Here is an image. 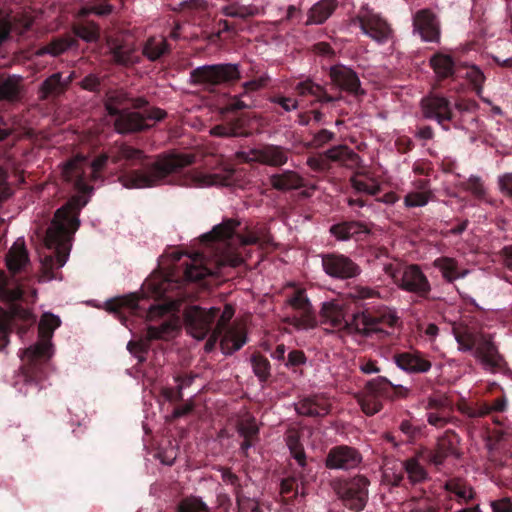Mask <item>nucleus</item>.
Wrapping results in <instances>:
<instances>
[{
    "label": "nucleus",
    "mask_w": 512,
    "mask_h": 512,
    "mask_svg": "<svg viewBox=\"0 0 512 512\" xmlns=\"http://www.w3.org/2000/svg\"><path fill=\"white\" fill-rule=\"evenodd\" d=\"M87 200L72 198L65 206L58 209L54 219L47 229L45 245L53 250L52 254L45 255L41 259L40 282H47L58 278V270L68 260L72 235L79 227V210Z\"/></svg>",
    "instance_id": "nucleus-1"
},
{
    "label": "nucleus",
    "mask_w": 512,
    "mask_h": 512,
    "mask_svg": "<svg viewBox=\"0 0 512 512\" xmlns=\"http://www.w3.org/2000/svg\"><path fill=\"white\" fill-rule=\"evenodd\" d=\"M60 324L58 316L44 313L38 325V341L20 354L24 381L19 391L25 396H37L46 388L47 362L52 356L51 338Z\"/></svg>",
    "instance_id": "nucleus-2"
},
{
    "label": "nucleus",
    "mask_w": 512,
    "mask_h": 512,
    "mask_svg": "<svg viewBox=\"0 0 512 512\" xmlns=\"http://www.w3.org/2000/svg\"><path fill=\"white\" fill-rule=\"evenodd\" d=\"M193 162L194 155L189 153L162 154L146 169L124 174L119 180L124 187L129 189L153 187L162 184L169 175Z\"/></svg>",
    "instance_id": "nucleus-3"
},
{
    "label": "nucleus",
    "mask_w": 512,
    "mask_h": 512,
    "mask_svg": "<svg viewBox=\"0 0 512 512\" xmlns=\"http://www.w3.org/2000/svg\"><path fill=\"white\" fill-rule=\"evenodd\" d=\"M455 339L460 351H473V356L489 372H496L504 365L503 357L490 335H485L468 327H456L453 329Z\"/></svg>",
    "instance_id": "nucleus-4"
},
{
    "label": "nucleus",
    "mask_w": 512,
    "mask_h": 512,
    "mask_svg": "<svg viewBox=\"0 0 512 512\" xmlns=\"http://www.w3.org/2000/svg\"><path fill=\"white\" fill-rule=\"evenodd\" d=\"M399 318L395 311L385 308L377 313L362 312L354 315L352 326L355 331L366 336L379 338L388 336L398 325Z\"/></svg>",
    "instance_id": "nucleus-5"
},
{
    "label": "nucleus",
    "mask_w": 512,
    "mask_h": 512,
    "mask_svg": "<svg viewBox=\"0 0 512 512\" xmlns=\"http://www.w3.org/2000/svg\"><path fill=\"white\" fill-rule=\"evenodd\" d=\"M115 116V130L120 134H126L150 128L153 123L163 120L167 113L158 107H149L143 112L122 110Z\"/></svg>",
    "instance_id": "nucleus-6"
},
{
    "label": "nucleus",
    "mask_w": 512,
    "mask_h": 512,
    "mask_svg": "<svg viewBox=\"0 0 512 512\" xmlns=\"http://www.w3.org/2000/svg\"><path fill=\"white\" fill-rule=\"evenodd\" d=\"M191 81L206 87L224 84L240 78L237 64H216L197 67L191 72Z\"/></svg>",
    "instance_id": "nucleus-7"
},
{
    "label": "nucleus",
    "mask_w": 512,
    "mask_h": 512,
    "mask_svg": "<svg viewBox=\"0 0 512 512\" xmlns=\"http://www.w3.org/2000/svg\"><path fill=\"white\" fill-rule=\"evenodd\" d=\"M234 315L231 305H225L214 329L217 333L223 334L220 346L224 354H232L239 350L246 343L244 328L240 325L228 327L229 321Z\"/></svg>",
    "instance_id": "nucleus-8"
},
{
    "label": "nucleus",
    "mask_w": 512,
    "mask_h": 512,
    "mask_svg": "<svg viewBox=\"0 0 512 512\" xmlns=\"http://www.w3.org/2000/svg\"><path fill=\"white\" fill-rule=\"evenodd\" d=\"M368 480L363 476H356L349 480L339 481L335 484L337 495L345 502V505L355 511L364 508L367 501Z\"/></svg>",
    "instance_id": "nucleus-9"
},
{
    "label": "nucleus",
    "mask_w": 512,
    "mask_h": 512,
    "mask_svg": "<svg viewBox=\"0 0 512 512\" xmlns=\"http://www.w3.org/2000/svg\"><path fill=\"white\" fill-rule=\"evenodd\" d=\"M219 309L211 307L204 309L191 306L184 312V321L187 332L195 339L202 340L210 331L212 321L218 316Z\"/></svg>",
    "instance_id": "nucleus-10"
},
{
    "label": "nucleus",
    "mask_w": 512,
    "mask_h": 512,
    "mask_svg": "<svg viewBox=\"0 0 512 512\" xmlns=\"http://www.w3.org/2000/svg\"><path fill=\"white\" fill-rule=\"evenodd\" d=\"M392 383L385 377H377L367 382L364 391L358 397L362 411L374 415L382 409V399L387 396Z\"/></svg>",
    "instance_id": "nucleus-11"
},
{
    "label": "nucleus",
    "mask_w": 512,
    "mask_h": 512,
    "mask_svg": "<svg viewBox=\"0 0 512 512\" xmlns=\"http://www.w3.org/2000/svg\"><path fill=\"white\" fill-rule=\"evenodd\" d=\"M88 167L86 157L76 155L62 165V178L73 184L74 188L81 193H89L92 187L88 184L85 171Z\"/></svg>",
    "instance_id": "nucleus-12"
},
{
    "label": "nucleus",
    "mask_w": 512,
    "mask_h": 512,
    "mask_svg": "<svg viewBox=\"0 0 512 512\" xmlns=\"http://www.w3.org/2000/svg\"><path fill=\"white\" fill-rule=\"evenodd\" d=\"M413 31L418 33L425 42H439L440 25L435 13L428 9H421L413 16Z\"/></svg>",
    "instance_id": "nucleus-13"
},
{
    "label": "nucleus",
    "mask_w": 512,
    "mask_h": 512,
    "mask_svg": "<svg viewBox=\"0 0 512 512\" xmlns=\"http://www.w3.org/2000/svg\"><path fill=\"white\" fill-rule=\"evenodd\" d=\"M322 266L326 274L333 278L347 279L359 273L358 266L348 257L341 254H325Z\"/></svg>",
    "instance_id": "nucleus-14"
},
{
    "label": "nucleus",
    "mask_w": 512,
    "mask_h": 512,
    "mask_svg": "<svg viewBox=\"0 0 512 512\" xmlns=\"http://www.w3.org/2000/svg\"><path fill=\"white\" fill-rule=\"evenodd\" d=\"M399 287L402 290L425 297L431 290L430 283L418 265L407 266L399 280Z\"/></svg>",
    "instance_id": "nucleus-15"
},
{
    "label": "nucleus",
    "mask_w": 512,
    "mask_h": 512,
    "mask_svg": "<svg viewBox=\"0 0 512 512\" xmlns=\"http://www.w3.org/2000/svg\"><path fill=\"white\" fill-rule=\"evenodd\" d=\"M421 106L425 118L435 119L444 129H448L443 125V122L450 121L453 113L447 98L430 95L422 99Z\"/></svg>",
    "instance_id": "nucleus-16"
},
{
    "label": "nucleus",
    "mask_w": 512,
    "mask_h": 512,
    "mask_svg": "<svg viewBox=\"0 0 512 512\" xmlns=\"http://www.w3.org/2000/svg\"><path fill=\"white\" fill-rule=\"evenodd\" d=\"M360 29L373 40L383 43L391 36V28L381 17L370 12L358 16Z\"/></svg>",
    "instance_id": "nucleus-17"
},
{
    "label": "nucleus",
    "mask_w": 512,
    "mask_h": 512,
    "mask_svg": "<svg viewBox=\"0 0 512 512\" xmlns=\"http://www.w3.org/2000/svg\"><path fill=\"white\" fill-rule=\"evenodd\" d=\"M360 453L349 446L332 448L326 458L325 464L329 469H352L361 462Z\"/></svg>",
    "instance_id": "nucleus-18"
},
{
    "label": "nucleus",
    "mask_w": 512,
    "mask_h": 512,
    "mask_svg": "<svg viewBox=\"0 0 512 512\" xmlns=\"http://www.w3.org/2000/svg\"><path fill=\"white\" fill-rule=\"evenodd\" d=\"M394 362L397 367L408 373H426L432 363L419 351H408L394 355Z\"/></svg>",
    "instance_id": "nucleus-19"
},
{
    "label": "nucleus",
    "mask_w": 512,
    "mask_h": 512,
    "mask_svg": "<svg viewBox=\"0 0 512 512\" xmlns=\"http://www.w3.org/2000/svg\"><path fill=\"white\" fill-rule=\"evenodd\" d=\"M320 321L322 324H328L334 329L343 328L352 329V323L349 325L346 320L344 306L336 301L324 302L320 311Z\"/></svg>",
    "instance_id": "nucleus-20"
},
{
    "label": "nucleus",
    "mask_w": 512,
    "mask_h": 512,
    "mask_svg": "<svg viewBox=\"0 0 512 512\" xmlns=\"http://www.w3.org/2000/svg\"><path fill=\"white\" fill-rule=\"evenodd\" d=\"M330 78L342 90L353 94L360 92V80L357 74L348 67L342 65L331 67Z\"/></svg>",
    "instance_id": "nucleus-21"
},
{
    "label": "nucleus",
    "mask_w": 512,
    "mask_h": 512,
    "mask_svg": "<svg viewBox=\"0 0 512 512\" xmlns=\"http://www.w3.org/2000/svg\"><path fill=\"white\" fill-rule=\"evenodd\" d=\"M427 448L419 449L414 456L403 462V468L407 474V478L412 484H420L428 480L429 474L422 462L425 461Z\"/></svg>",
    "instance_id": "nucleus-22"
},
{
    "label": "nucleus",
    "mask_w": 512,
    "mask_h": 512,
    "mask_svg": "<svg viewBox=\"0 0 512 512\" xmlns=\"http://www.w3.org/2000/svg\"><path fill=\"white\" fill-rule=\"evenodd\" d=\"M331 403L322 395L304 398L295 403V410L304 416H325L329 413Z\"/></svg>",
    "instance_id": "nucleus-23"
},
{
    "label": "nucleus",
    "mask_w": 512,
    "mask_h": 512,
    "mask_svg": "<svg viewBox=\"0 0 512 512\" xmlns=\"http://www.w3.org/2000/svg\"><path fill=\"white\" fill-rule=\"evenodd\" d=\"M433 266L441 272L443 279L449 283L466 277L470 272L468 269L462 268L457 259L448 256L436 258L433 261Z\"/></svg>",
    "instance_id": "nucleus-24"
},
{
    "label": "nucleus",
    "mask_w": 512,
    "mask_h": 512,
    "mask_svg": "<svg viewBox=\"0 0 512 512\" xmlns=\"http://www.w3.org/2000/svg\"><path fill=\"white\" fill-rule=\"evenodd\" d=\"M414 190L407 193L404 197V205L407 208L423 207L429 203L433 197L429 181L419 179L413 182Z\"/></svg>",
    "instance_id": "nucleus-25"
},
{
    "label": "nucleus",
    "mask_w": 512,
    "mask_h": 512,
    "mask_svg": "<svg viewBox=\"0 0 512 512\" xmlns=\"http://www.w3.org/2000/svg\"><path fill=\"white\" fill-rule=\"evenodd\" d=\"M270 233L265 225H257L246 228L243 234L236 236V245L247 246L257 245L261 248L271 243Z\"/></svg>",
    "instance_id": "nucleus-26"
},
{
    "label": "nucleus",
    "mask_w": 512,
    "mask_h": 512,
    "mask_svg": "<svg viewBox=\"0 0 512 512\" xmlns=\"http://www.w3.org/2000/svg\"><path fill=\"white\" fill-rule=\"evenodd\" d=\"M29 264V256L23 238H18L6 255V265L12 273L23 270Z\"/></svg>",
    "instance_id": "nucleus-27"
},
{
    "label": "nucleus",
    "mask_w": 512,
    "mask_h": 512,
    "mask_svg": "<svg viewBox=\"0 0 512 512\" xmlns=\"http://www.w3.org/2000/svg\"><path fill=\"white\" fill-rule=\"evenodd\" d=\"M326 157L335 162L341 163L343 166L354 169L360 165V157L347 146H336L325 152Z\"/></svg>",
    "instance_id": "nucleus-28"
},
{
    "label": "nucleus",
    "mask_w": 512,
    "mask_h": 512,
    "mask_svg": "<svg viewBox=\"0 0 512 512\" xmlns=\"http://www.w3.org/2000/svg\"><path fill=\"white\" fill-rule=\"evenodd\" d=\"M240 226V221L237 219H226L222 223L214 226L211 232L204 235L203 238L211 239L218 242H225L232 239L236 244V237L234 234L236 229Z\"/></svg>",
    "instance_id": "nucleus-29"
},
{
    "label": "nucleus",
    "mask_w": 512,
    "mask_h": 512,
    "mask_svg": "<svg viewBox=\"0 0 512 512\" xmlns=\"http://www.w3.org/2000/svg\"><path fill=\"white\" fill-rule=\"evenodd\" d=\"M270 183L277 190H292L301 188L304 185V179L297 172L286 170L272 175Z\"/></svg>",
    "instance_id": "nucleus-30"
},
{
    "label": "nucleus",
    "mask_w": 512,
    "mask_h": 512,
    "mask_svg": "<svg viewBox=\"0 0 512 512\" xmlns=\"http://www.w3.org/2000/svg\"><path fill=\"white\" fill-rule=\"evenodd\" d=\"M330 232L337 240L345 241L354 235L369 233L370 229L362 222L351 221L331 226Z\"/></svg>",
    "instance_id": "nucleus-31"
},
{
    "label": "nucleus",
    "mask_w": 512,
    "mask_h": 512,
    "mask_svg": "<svg viewBox=\"0 0 512 512\" xmlns=\"http://www.w3.org/2000/svg\"><path fill=\"white\" fill-rule=\"evenodd\" d=\"M67 90V82H63L60 72L54 73L46 78L40 86L39 93L41 99L57 97Z\"/></svg>",
    "instance_id": "nucleus-32"
},
{
    "label": "nucleus",
    "mask_w": 512,
    "mask_h": 512,
    "mask_svg": "<svg viewBox=\"0 0 512 512\" xmlns=\"http://www.w3.org/2000/svg\"><path fill=\"white\" fill-rule=\"evenodd\" d=\"M336 5L334 0H322L311 7L306 21L307 25L324 23L333 13Z\"/></svg>",
    "instance_id": "nucleus-33"
},
{
    "label": "nucleus",
    "mask_w": 512,
    "mask_h": 512,
    "mask_svg": "<svg viewBox=\"0 0 512 512\" xmlns=\"http://www.w3.org/2000/svg\"><path fill=\"white\" fill-rule=\"evenodd\" d=\"M169 50L167 40L164 36H151L144 43L142 53L150 61H155L166 54Z\"/></svg>",
    "instance_id": "nucleus-34"
},
{
    "label": "nucleus",
    "mask_w": 512,
    "mask_h": 512,
    "mask_svg": "<svg viewBox=\"0 0 512 512\" xmlns=\"http://www.w3.org/2000/svg\"><path fill=\"white\" fill-rule=\"evenodd\" d=\"M211 274V270L203 263V257L195 254L185 262L184 276L188 281H197Z\"/></svg>",
    "instance_id": "nucleus-35"
},
{
    "label": "nucleus",
    "mask_w": 512,
    "mask_h": 512,
    "mask_svg": "<svg viewBox=\"0 0 512 512\" xmlns=\"http://www.w3.org/2000/svg\"><path fill=\"white\" fill-rule=\"evenodd\" d=\"M351 186L359 193L376 195L380 192V184L366 173L357 172L350 178Z\"/></svg>",
    "instance_id": "nucleus-36"
},
{
    "label": "nucleus",
    "mask_w": 512,
    "mask_h": 512,
    "mask_svg": "<svg viewBox=\"0 0 512 512\" xmlns=\"http://www.w3.org/2000/svg\"><path fill=\"white\" fill-rule=\"evenodd\" d=\"M436 502L425 494L411 497L403 503L404 512H438Z\"/></svg>",
    "instance_id": "nucleus-37"
},
{
    "label": "nucleus",
    "mask_w": 512,
    "mask_h": 512,
    "mask_svg": "<svg viewBox=\"0 0 512 512\" xmlns=\"http://www.w3.org/2000/svg\"><path fill=\"white\" fill-rule=\"evenodd\" d=\"M288 161L287 151L274 145L262 147L261 164L269 166H282Z\"/></svg>",
    "instance_id": "nucleus-38"
},
{
    "label": "nucleus",
    "mask_w": 512,
    "mask_h": 512,
    "mask_svg": "<svg viewBox=\"0 0 512 512\" xmlns=\"http://www.w3.org/2000/svg\"><path fill=\"white\" fill-rule=\"evenodd\" d=\"M258 431L259 428L254 418L247 417L240 422L238 426V432L244 438V441L241 444V449L244 452H246L253 445Z\"/></svg>",
    "instance_id": "nucleus-39"
},
{
    "label": "nucleus",
    "mask_w": 512,
    "mask_h": 512,
    "mask_svg": "<svg viewBox=\"0 0 512 512\" xmlns=\"http://www.w3.org/2000/svg\"><path fill=\"white\" fill-rule=\"evenodd\" d=\"M145 154L142 150L134 148L132 146L122 144L117 148L116 153L111 154V160L114 163H118L122 160L131 163H140L145 159Z\"/></svg>",
    "instance_id": "nucleus-40"
},
{
    "label": "nucleus",
    "mask_w": 512,
    "mask_h": 512,
    "mask_svg": "<svg viewBox=\"0 0 512 512\" xmlns=\"http://www.w3.org/2000/svg\"><path fill=\"white\" fill-rule=\"evenodd\" d=\"M22 78L10 76L0 79V99L13 100L18 97L21 88Z\"/></svg>",
    "instance_id": "nucleus-41"
},
{
    "label": "nucleus",
    "mask_w": 512,
    "mask_h": 512,
    "mask_svg": "<svg viewBox=\"0 0 512 512\" xmlns=\"http://www.w3.org/2000/svg\"><path fill=\"white\" fill-rule=\"evenodd\" d=\"M18 315L15 311L7 312L0 308V349H4L9 343V334L11 333L15 318Z\"/></svg>",
    "instance_id": "nucleus-42"
},
{
    "label": "nucleus",
    "mask_w": 512,
    "mask_h": 512,
    "mask_svg": "<svg viewBox=\"0 0 512 512\" xmlns=\"http://www.w3.org/2000/svg\"><path fill=\"white\" fill-rule=\"evenodd\" d=\"M430 64L440 78H447L453 74L454 62L449 55L436 54L431 58Z\"/></svg>",
    "instance_id": "nucleus-43"
},
{
    "label": "nucleus",
    "mask_w": 512,
    "mask_h": 512,
    "mask_svg": "<svg viewBox=\"0 0 512 512\" xmlns=\"http://www.w3.org/2000/svg\"><path fill=\"white\" fill-rule=\"evenodd\" d=\"M74 43V40L70 38H56L46 46L39 48L35 55L42 56L49 54L51 56H58L68 50Z\"/></svg>",
    "instance_id": "nucleus-44"
},
{
    "label": "nucleus",
    "mask_w": 512,
    "mask_h": 512,
    "mask_svg": "<svg viewBox=\"0 0 512 512\" xmlns=\"http://www.w3.org/2000/svg\"><path fill=\"white\" fill-rule=\"evenodd\" d=\"M178 328L177 320L162 322L159 326H150L147 329L149 339H167Z\"/></svg>",
    "instance_id": "nucleus-45"
},
{
    "label": "nucleus",
    "mask_w": 512,
    "mask_h": 512,
    "mask_svg": "<svg viewBox=\"0 0 512 512\" xmlns=\"http://www.w3.org/2000/svg\"><path fill=\"white\" fill-rule=\"evenodd\" d=\"M296 90L298 91V93L300 95H308L309 94V95L316 97L320 101H326V102L333 101L332 97H328V96L324 95V90L320 85L315 84L310 80H306V81L298 83L296 86Z\"/></svg>",
    "instance_id": "nucleus-46"
},
{
    "label": "nucleus",
    "mask_w": 512,
    "mask_h": 512,
    "mask_svg": "<svg viewBox=\"0 0 512 512\" xmlns=\"http://www.w3.org/2000/svg\"><path fill=\"white\" fill-rule=\"evenodd\" d=\"M287 446L297 463L304 467L306 464V455L302 445L299 442V437L296 432H290L286 437Z\"/></svg>",
    "instance_id": "nucleus-47"
},
{
    "label": "nucleus",
    "mask_w": 512,
    "mask_h": 512,
    "mask_svg": "<svg viewBox=\"0 0 512 512\" xmlns=\"http://www.w3.org/2000/svg\"><path fill=\"white\" fill-rule=\"evenodd\" d=\"M7 283V276L3 271H0V299L7 302L19 300L23 295L21 287L17 286L13 289H9Z\"/></svg>",
    "instance_id": "nucleus-48"
},
{
    "label": "nucleus",
    "mask_w": 512,
    "mask_h": 512,
    "mask_svg": "<svg viewBox=\"0 0 512 512\" xmlns=\"http://www.w3.org/2000/svg\"><path fill=\"white\" fill-rule=\"evenodd\" d=\"M111 53L115 62L123 65L133 63L135 48L129 45H118L111 47Z\"/></svg>",
    "instance_id": "nucleus-49"
},
{
    "label": "nucleus",
    "mask_w": 512,
    "mask_h": 512,
    "mask_svg": "<svg viewBox=\"0 0 512 512\" xmlns=\"http://www.w3.org/2000/svg\"><path fill=\"white\" fill-rule=\"evenodd\" d=\"M445 487L460 500L468 501L474 497L473 489L461 481L451 480L446 483Z\"/></svg>",
    "instance_id": "nucleus-50"
},
{
    "label": "nucleus",
    "mask_w": 512,
    "mask_h": 512,
    "mask_svg": "<svg viewBox=\"0 0 512 512\" xmlns=\"http://www.w3.org/2000/svg\"><path fill=\"white\" fill-rule=\"evenodd\" d=\"M75 34L86 42H95L99 39V27L92 22L82 23L74 28Z\"/></svg>",
    "instance_id": "nucleus-51"
},
{
    "label": "nucleus",
    "mask_w": 512,
    "mask_h": 512,
    "mask_svg": "<svg viewBox=\"0 0 512 512\" xmlns=\"http://www.w3.org/2000/svg\"><path fill=\"white\" fill-rule=\"evenodd\" d=\"M291 324L299 330H308L317 325V320L309 307L307 311H300L299 316L292 317Z\"/></svg>",
    "instance_id": "nucleus-52"
},
{
    "label": "nucleus",
    "mask_w": 512,
    "mask_h": 512,
    "mask_svg": "<svg viewBox=\"0 0 512 512\" xmlns=\"http://www.w3.org/2000/svg\"><path fill=\"white\" fill-rule=\"evenodd\" d=\"M127 95L123 91H114L107 95L105 108L109 115H116L120 111L118 106L125 104Z\"/></svg>",
    "instance_id": "nucleus-53"
},
{
    "label": "nucleus",
    "mask_w": 512,
    "mask_h": 512,
    "mask_svg": "<svg viewBox=\"0 0 512 512\" xmlns=\"http://www.w3.org/2000/svg\"><path fill=\"white\" fill-rule=\"evenodd\" d=\"M178 512H210V510L201 499L189 497L180 502Z\"/></svg>",
    "instance_id": "nucleus-54"
},
{
    "label": "nucleus",
    "mask_w": 512,
    "mask_h": 512,
    "mask_svg": "<svg viewBox=\"0 0 512 512\" xmlns=\"http://www.w3.org/2000/svg\"><path fill=\"white\" fill-rule=\"evenodd\" d=\"M252 368L255 375L264 381L269 376L270 365L268 360L261 355H254L251 359Z\"/></svg>",
    "instance_id": "nucleus-55"
},
{
    "label": "nucleus",
    "mask_w": 512,
    "mask_h": 512,
    "mask_svg": "<svg viewBox=\"0 0 512 512\" xmlns=\"http://www.w3.org/2000/svg\"><path fill=\"white\" fill-rule=\"evenodd\" d=\"M506 408V399L498 398L491 405H484L470 414L472 417H483L492 411L502 412Z\"/></svg>",
    "instance_id": "nucleus-56"
},
{
    "label": "nucleus",
    "mask_w": 512,
    "mask_h": 512,
    "mask_svg": "<svg viewBox=\"0 0 512 512\" xmlns=\"http://www.w3.org/2000/svg\"><path fill=\"white\" fill-rule=\"evenodd\" d=\"M288 304L298 312L307 311L311 304L303 290H297L295 294L288 299Z\"/></svg>",
    "instance_id": "nucleus-57"
},
{
    "label": "nucleus",
    "mask_w": 512,
    "mask_h": 512,
    "mask_svg": "<svg viewBox=\"0 0 512 512\" xmlns=\"http://www.w3.org/2000/svg\"><path fill=\"white\" fill-rule=\"evenodd\" d=\"M223 13L229 17L245 18L253 14V10L250 7L240 6L238 4H230L223 8Z\"/></svg>",
    "instance_id": "nucleus-58"
},
{
    "label": "nucleus",
    "mask_w": 512,
    "mask_h": 512,
    "mask_svg": "<svg viewBox=\"0 0 512 512\" xmlns=\"http://www.w3.org/2000/svg\"><path fill=\"white\" fill-rule=\"evenodd\" d=\"M466 189L478 198L484 197L485 186L478 176H470L466 183Z\"/></svg>",
    "instance_id": "nucleus-59"
},
{
    "label": "nucleus",
    "mask_w": 512,
    "mask_h": 512,
    "mask_svg": "<svg viewBox=\"0 0 512 512\" xmlns=\"http://www.w3.org/2000/svg\"><path fill=\"white\" fill-rule=\"evenodd\" d=\"M111 158V155L106 153H102L97 156L90 164L91 167V178L96 180L100 177V172L105 168L108 160Z\"/></svg>",
    "instance_id": "nucleus-60"
},
{
    "label": "nucleus",
    "mask_w": 512,
    "mask_h": 512,
    "mask_svg": "<svg viewBox=\"0 0 512 512\" xmlns=\"http://www.w3.org/2000/svg\"><path fill=\"white\" fill-rule=\"evenodd\" d=\"M467 79L475 86L477 93L482 90L485 76L483 72L476 66L471 67L466 73Z\"/></svg>",
    "instance_id": "nucleus-61"
},
{
    "label": "nucleus",
    "mask_w": 512,
    "mask_h": 512,
    "mask_svg": "<svg viewBox=\"0 0 512 512\" xmlns=\"http://www.w3.org/2000/svg\"><path fill=\"white\" fill-rule=\"evenodd\" d=\"M201 186L226 185L227 179L219 174H201L198 177Z\"/></svg>",
    "instance_id": "nucleus-62"
},
{
    "label": "nucleus",
    "mask_w": 512,
    "mask_h": 512,
    "mask_svg": "<svg viewBox=\"0 0 512 512\" xmlns=\"http://www.w3.org/2000/svg\"><path fill=\"white\" fill-rule=\"evenodd\" d=\"M307 361L306 355L301 350H292L288 354L285 366L288 368L304 365Z\"/></svg>",
    "instance_id": "nucleus-63"
},
{
    "label": "nucleus",
    "mask_w": 512,
    "mask_h": 512,
    "mask_svg": "<svg viewBox=\"0 0 512 512\" xmlns=\"http://www.w3.org/2000/svg\"><path fill=\"white\" fill-rule=\"evenodd\" d=\"M498 186L501 193L512 197V173H504L498 177Z\"/></svg>",
    "instance_id": "nucleus-64"
}]
</instances>
